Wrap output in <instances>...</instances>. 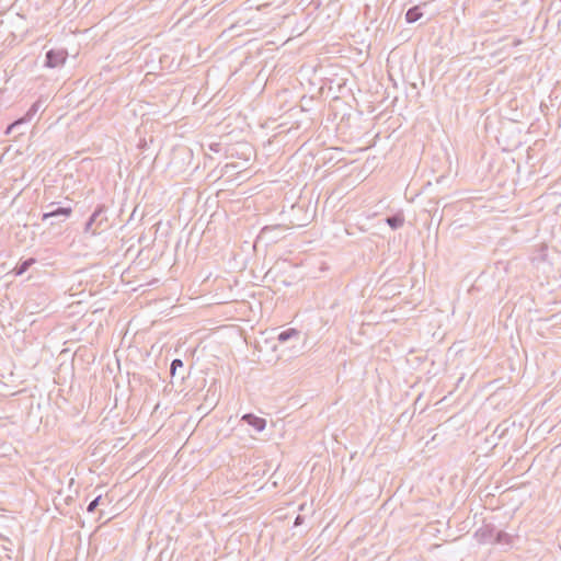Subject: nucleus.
<instances>
[{
  "instance_id": "nucleus-3",
  "label": "nucleus",
  "mask_w": 561,
  "mask_h": 561,
  "mask_svg": "<svg viewBox=\"0 0 561 561\" xmlns=\"http://www.w3.org/2000/svg\"><path fill=\"white\" fill-rule=\"evenodd\" d=\"M68 53L66 49H49L45 55L44 66L47 68H57L66 62Z\"/></svg>"
},
{
  "instance_id": "nucleus-8",
  "label": "nucleus",
  "mask_w": 561,
  "mask_h": 561,
  "mask_svg": "<svg viewBox=\"0 0 561 561\" xmlns=\"http://www.w3.org/2000/svg\"><path fill=\"white\" fill-rule=\"evenodd\" d=\"M170 375H171V378L174 379V378H178L180 381H183L185 379V375H184V364H183V360L180 359V358H174L172 362H171V365H170Z\"/></svg>"
},
{
  "instance_id": "nucleus-5",
  "label": "nucleus",
  "mask_w": 561,
  "mask_h": 561,
  "mask_svg": "<svg viewBox=\"0 0 561 561\" xmlns=\"http://www.w3.org/2000/svg\"><path fill=\"white\" fill-rule=\"evenodd\" d=\"M284 231L280 225L265 226L261 229L257 239L267 243L277 242L280 239V233Z\"/></svg>"
},
{
  "instance_id": "nucleus-11",
  "label": "nucleus",
  "mask_w": 561,
  "mask_h": 561,
  "mask_svg": "<svg viewBox=\"0 0 561 561\" xmlns=\"http://www.w3.org/2000/svg\"><path fill=\"white\" fill-rule=\"evenodd\" d=\"M36 263L35 257H27L25 260H21L12 270V274L14 276L23 275L28 268Z\"/></svg>"
},
{
  "instance_id": "nucleus-17",
  "label": "nucleus",
  "mask_w": 561,
  "mask_h": 561,
  "mask_svg": "<svg viewBox=\"0 0 561 561\" xmlns=\"http://www.w3.org/2000/svg\"><path fill=\"white\" fill-rule=\"evenodd\" d=\"M220 148H221V145H220V144H218V142H215V144H210V145H209V149H210L211 151H215V152H219V151H220Z\"/></svg>"
},
{
  "instance_id": "nucleus-6",
  "label": "nucleus",
  "mask_w": 561,
  "mask_h": 561,
  "mask_svg": "<svg viewBox=\"0 0 561 561\" xmlns=\"http://www.w3.org/2000/svg\"><path fill=\"white\" fill-rule=\"evenodd\" d=\"M106 210L107 207L104 204H99L89 217L98 229H104L107 227V217L105 215Z\"/></svg>"
},
{
  "instance_id": "nucleus-14",
  "label": "nucleus",
  "mask_w": 561,
  "mask_h": 561,
  "mask_svg": "<svg viewBox=\"0 0 561 561\" xmlns=\"http://www.w3.org/2000/svg\"><path fill=\"white\" fill-rule=\"evenodd\" d=\"M83 232L90 233L91 236H96L99 234V229L95 227L93 221L88 218V220L84 224Z\"/></svg>"
},
{
  "instance_id": "nucleus-12",
  "label": "nucleus",
  "mask_w": 561,
  "mask_h": 561,
  "mask_svg": "<svg viewBox=\"0 0 561 561\" xmlns=\"http://www.w3.org/2000/svg\"><path fill=\"white\" fill-rule=\"evenodd\" d=\"M514 537L504 530H497L494 536L493 545L507 546L510 548L513 547Z\"/></svg>"
},
{
  "instance_id": "nucleus-13",
  "label": "nucleus",
  "mask_w": 561,
  "mask_h": 561,
  "mask_svg": "<svg viewBox=\"0 0 561 561\" xmlns=\"http://www.w3.org/2000/svg\"><path fill=\"white\" fill-rule=\"evenodd\" d=\"M423 16V11L421 9V5H414V7H411L407 12H405V21L407 23L411 24V23H414L416 21H419L421 18Z\"/></svg>"
},
{
  "instance_id": "nucleus-2",
  "label": "nucleus",
  "mask_w": 561,
  "mask_h": 561,
  "mask_svg": "<svg viewBox=\"0 0 561 561\" xmlns=\"http://www.w3.org/2000/svg\"><path fill=\"white\" fill-rule=\"evenodd\" d=\"M43 100L39 98L36 102H34L31 107L27 110V112L21 116L20 118L13 121L11 124H9L4 130L5 135L12 134L15 129L21 127L22 125L28 123L34 115L39 111L42 106Z\"/></svg>"
},
{
  "instance_id": "nucleus-18",
  "label": "nucleus",
  "mask_w": 561,
  "mask_h": 561,
  "mask_svg": "<svg viewBox=\"0 0 561 561\" xmlns=\"http://www.w3.org/2000/svg\"><path fill=\"white\" fill-rule=\"evenodd\" d=\"M302 520H304V517H302L301 515H298V516L296 517V519H295V526H297V525L301 524V523H302Z\"/></svg>"
},
{
  "instance_id": "nucleus-4",
  "label": "nucleus",
  "mask_w": 561,
  "mask_h": 561,
  "mask_svg": "<svg viewBox=\"0 0 561 561\" xmlns=\"http://www.w3.org/2000/svg\"><path fill=\"white\" fill-rule=\"evenodd\" d=\"M496 527L493 524H483L474 533V538L481 545H493Z\"/></svg>"
},
{
  "instance_id": "nucleus-9",
  "label": "nucleus",
  "mask_w": 561,
  "mask_h": 561,
  "mask_svg": "<svg viewBox=\"0 0 561 561\" xmlns=\"http://www.w3.org/2000/svg\"><path fill=\"white\" fill-rule=\"evenodd\" d=\"M404 215L402 211H397L385 218V222L392 229L397 230L404 225Z\"/></svg>"
},
{
  "instance_id": "nucleus-1",
  "label": "nucleus",
  "mask_w": 561,
  "mask_h": 561,
  "mask_svg": "<svg viewBox=\"0 0 561 561\" xmlns=\"http://www.w3.org/2000/svg\"><path fill=\"white\" fill-rule=\"evenodd\" d=\"M46 209H47V211L42 214L41 219L43 221H46L48 219H54L50 222L51 226L66 221V219H68L72 215V211H73L71 206H60L59 204L54 203V202L49 203L46 206Z\"/></svg>"
},
{
  "instance_id": "nucleus-7",
  "label": "nucleus",
  "mask_w": 561,
  "mask_h": 561,
  "mask_svg": "<svg viewBox=\"0 0 561 561\" xmlns=\"http://www.w3.org/2000/svg\"><path fill=\"white\" fill-rule=\"evenodd\" d=\"M242 421L248 425L252 426L256 432H262L266 427V420L256 416L252 413H247L242 416Z\"/></svg>"
},
{
  "instance_id": "nucleus-15",
  "label": "nucleus",
  "mask_w": 561,
  "mask_h": 561,
  "mask_svg": "<svg viewBox=\"0 0 561 561\" xmlns=\"http://www.w3.org/2000/svg\"><path fill=\"white\" fill-rule=\"evenodd\" d=\"M101 499H102V495H98L94 500H92L87 507V512L93 513L96 510V507L99 506Z\"/></svg>"
},
{
  "instance_id": "nucleus-16",
  "label": "nucleus",
  "mask_w": 561,
  "mask_h": 561,
  "mask_svg": "<svg viewBox=\"0 0 561 561\" xmlns=\"http://www.w3.org/2000/svg\"><path fill=\"white\" fill-rule=\"evenodd\" d=\"M507 431H508V426L504 422L496 426L494 434H496L499 436V438H502Z\"/></svg>"
},
{
  "instance_id": "nucleus-10",
  "label": "nucleus",
  "mask_w": 561,
  "mask_h": 561,
  "mask_svg": "<svg viewBox=\"0 0 561 561\" xmlns=\"http://www.w3.org/2000/svg\"><path fill=\"white\" fill-rule=\"evenodd\" d=\"M300 337H301V332L299 330H297L295 328H288L278 334L277 340L280 343H286L290 340L299 341Z\"/></svg>"
}]
</instances>
